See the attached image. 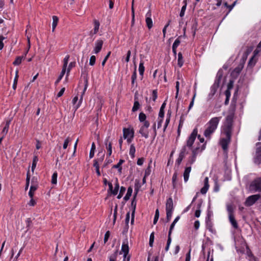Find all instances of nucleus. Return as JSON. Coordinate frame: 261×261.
I'll return each mask as SVG.
<instances>
[{"mask_svg": "<svg viewBox=\"0 0 261 261\" xmlns=\"http://www.w3.org/2000/svg\"><path fill=\"white\" fill-rule=\"evenodd\" d=\"M175 224L176 223L172 222V223L171 224V225L170 227L168 236V240H167V245H166V246L165 249L166 251H167L169 250V246H170V245L171 242V235L172 231V229H173Z\"/></svg>", "mask_w": 261, "mask_h": 261, "instance_id": "9", "label": "nucleus"}, {"mask_svg": "<svg viewBox=\"0 0 261 261\" xmlns=\"http://www.w3.org/2000/svg\"><path fill=\"white\" fill-rule=\"evenodd\" d=\"M208 188L209 187L204 186V187L202 188H201L200 190L201 193L202 194H205L207 192Z\"/></svg>", "mask_w": 261, "mask_h": 261, "instance_id": "60", "label": "nucleus"}, {"mask_svg": "<svg viewBox=\"0 0 261 261\" xmlns=\"http://www.w3.org/2000/svg\"><path fill=\"white\" fill-rule=\"evenodd\" d=\"M140 107L139 102L138 101H135L134 104V106L132 109L133 112H135L137 111Z\"/></svg>", "mask_w": 261, "mask_h": 261, "instance_id": "43", "label": "nucleus"}, {"mask_svg": "<svg viewBox=\"0 0 261 261\" xmlns=\"http://www.w3.org/2000/svg\"><path fill=\"white\" fill-rule=\"evenodd\" d=\"M186 6H183L181 8V11L180 12V14H179V16L182 17V16H184V14H185V12L186 11Z\"/></svg>", "mask_w": 261, "mask_h": 261, "instance_id": "63", "label": "nucleus"}, {"mask_svg": "<svg viewBox=\"0 0 261 261\" xmlns=\"http://www.w3.org/2000/svg\"><path fill=\"white\" fill-rule=\"evenodd\" d=\"M197 135V128H195L191 134L190 135V137H189L187 141V145L186 146L188 147L189 148H191L195 140L196 139V137Z\"/></svg>", "mask_w": 261, "mask_h": 261, "instance_id": "8", "label": "nucleus"}, {"mask_svg": "<svg viewBox=\"0 0 261 261\" xmlns=\"http://www.w3.org/2000/svg\"><path fill=\"white\" fill-rule=\"evenodd\" d=\"M118 253V250L115 251V252L109 257V261H116Z\"/></svg>", "mask_w": 261, "mask_h": 261, "instance_id": "32", "label": "nucleus"}, {"mask_svg": "<svg viewBox=\"0 0 261 261\" xmlns=\"http://www.w3.org/2000/svg\"><path fill=\"white\" fill-rule=\"evenodd\" d=\"M37 189V187L36 186L32 185L30 187V191L29 192V195L31 198H33L34 196V192Z\"/></svg>", "mask_w": 261, "mask_h": 261, "instance_id": "29", "label": "nucleus"}, {"mask_svg": "<svg viewBox=\"0 0 261 261\" xmlns=\"http://www.w3.org/2000/svg\"><path fill=\"white\" fill-rule=\"evenodd\" d=\"M159 211L158 209H156L155 211V216L153 220V224H155L159 219Z\"/></svg>", "mask_w": 261, "mask_h": 261, "instance_id": "46", "label": "nucleus"}, {"mask_svg": "<svg viewBox=\"0 0 261 261\" xmlns=\"http://www.w3.org/2000/svg\"><path fill=\"white\" fill-rule=\"evenodd\" d=\"M191 170V167H187L184 173V178L185 182H187L189 179V174Z\"/></svg>", "mask_w": 261, "mask_h": 261, "instance_id": "18", "label": "nucleus"}, {"mask_svg": "<svg viewBox=\"0 0 261 261\" xmlns=\"http://www.w3.org/2000/svg\"><path fill=\"white\" fill-rule=\"evenodd\" d=\"M139 133L145 138H147L148 137V133L147 131V129L144 127H141L139 130Z\"/></svg>", "mask_w": 261, "mask_h": 261, "instance_id": "25", "label": "nucleus"}, {"mask_svg": "<svg viewBox=\"0 0 261 261\" xmlns=\"http://www.w3.org/2000/svg\"><path fill=\"white\" fill-rule=\"evenodd\" d=\"M132 192H133V189L132 187H129L127 189L126 194L125 195V196L124 197V199L125 201H127L129 199L130 197L132 195Z\"/></svg>", "mask_w": 261, "mask_h": 261, "instance_id": "24", "label": "nucleus"}, {"mask_svg": "<svg viewBox=\"0 0 261 261\" xmlns=\"http://www.w3.org/2000/svg\"><path fill=\"white\" fill-rule=\"evenodd\" d=\"M150 173H151V169H150V164H149L147 168L145 170V175L148 176L150 174Z\"/></svg>", "mask_w": 261, "mask_h": 261, "instance_id": "64", "label": "nucleus"}, {"mask_svg": "<svg viewBox=\"0 0 261 261\" xmlns=\"http://www.w3.org/2000/svg\"><path fill=\"white\" fill-rule=\"evenodd\" d=\"M69 59V55H67L64 59V60H63L64 64L63 65L62 69H64L65 70H66Z\"/></svg>", "mask_w": 261, "mask_h": 261, "instance_id": "33", "label": "nucleus"}, {"mask_svg": "<svg viewBox=\"0 0 261 261\" xmlns=\"http://www.w3.org/2000/svg\"><path fill=\"white\" fill-rule=\"evenodd\" d=\"M224 132L226 135V138L221 139L220 141V144L223 149L224 151H226L228 148V145L230 141L231 132L229 130H224Z\"/></svg>", "mask_w": 261, "mask_h": 261, "instance_id": "4", "label": "nucleus"}, {"mask_svg": "<svg viewBox=\"0 0 261 261\" xmlns=\"http://www.w3.org/2000/svg\"><path fill=\"white\" fill-rule=\"evenodd\" d=\"M104 158L105 154L102 153L100 158L94 160V163L96 162L97 164H99V163H101L103 161Z\"/></svg>", "mask_w": 261, "mask_h": 261, "instance_id": "48", "label": "nucleus"}, {"mask_svg": "<svg viewBox=\"0 0 261 261\" xmlns=\"http://www.w3.org/2000/svg\"><path fill=\"white\" fill-rule=\"evenodd\" d=\"M250 190L254 192H261V178L258 177L254 179L250 185Z\"/></svg>", "mask_w": 261, "mask_h": 261, "instance_id": "5", "label": "nucleus"}, {"mask_svg": "<svg viewBox=\"0 0 261 261\" xmlns=\"http://www.w3.org/2000/svg\"><path fill=\"white\" fill-rule=\"evenodd\" d=\"M103 45V41L101 40H97L95 44L94 52L95 54H98L101 49Z\"/></svg>", "mask_w": 261, "mask_h": 261, "instance_id": "12", "label": "nucleus"}, {"mask_svg": "<svg viewBox=\"0 0 261 261\" xmlns=\"http://www.w3.org/2000/svg\"><path fill=\"white\" fill-rule=\"evenodd\" d=\"M144 65H143V62H141L139 64V73L140 74V75H141L142 76L143 75V73H144Z\"/></svg>", "mask_w": 261, "mask_h": 261, "instance_id": "38", "label": "nucleus"}, {"mask_svg": "<svg viewBox=\"0 0 261 261\" xmlns=\"http://www.w3.org/2000/svg\"><path fill=\"white\" fill-rule=\"evenodd\" d=\"M110 231H107L106 233H105V238H104V243H106L108 239H109V238L110 237Z\"/></svg>", "mask_w": 261, "mask_h": 261, "instance_id": "58", "label": "nucleus"}, {"mask_svg": "<svg viewBox=\"0 0 261 261\" xmlns=\"http://www.w3.org/2000/svg\"><path fill=\"white\" fill-rule=\"evenodd\" d=\"M6 38L4 37L3 35H0V50H2L4 46L3 40L5 39Z\"/></svg>", "mask_w": 261, "mask_h": 261, "instance_id": "51", "label": "nucleus"}, {"mask_svg": "<svg viewBox=\"0 0 261 261\" xmlns=\"http://www.w3.org/2000/svg\"><path fill=\"white\" fill-rule=\"evenodd\" d=\"M110 55H111V51H109L108 54L105 57V59H103V60L102 61V62L101 63V65L102 66H105V63H106V61H107L108 59L109 58V57H110Z\"/></svg>", "mask_w": 261, "mask_h": 261, "instance_id": "57", "label": "nucleus"}, {"mask_svg": "<svg viewBox=\"0 0 261 261\" xmlns=\"http://www.w3.org/2000/svg\"><path fill=\"white\" fill-rule=\"evenodd\" d=\"M139 181H136L135 184V193L133 197V199L132 201V218H131V223L133 224L134 222V218H135V210L136 207V204L137 202L136 201V197L137 196V194L139 191L140 187L139 186Z\"/></svg>", "mask_w": 261, "mask_h": 261, "instance_id": "3", "label": "nucleus"}, {"mask_svg": "<svg viewBox=\"0 0 261 261\" xmlns=\"http://www.w3.org/2000/svg\"><path fill=\"white\" fill-rule=\"evenodd\" d=\"M233 83H234V82L233 80H230L229 81V83H228V85H227V90H231L233 88Z\"/></svg>", "mask_w": 261, "mask_h": 261, "instance_id": "54", "label": "nucleus"}, {"mask_svg": "<svg viewBox=\"0 0 261 261\" xmlns=\"http://www.w3.org/2000/svg\"><path fill=\"white\" fill-rule=\"evenodd\" d=\"M75 65V62H71L69 66H68V67L67 68V76L68 75L69 72H70V70L71 69V68L74 67Z\"/></svg>", "mask_w": 261, "mask_h": 261, "instance_id": "53", "label": "nucleus"}, {"mask_svg": "<svg viewBox=\"0 0 261 261\" xmlns=\"http://www.w3.org/2000/svg\"><path fill=\"white\" fill-rule=\"evenodd\" d=\"M175 224L176 223L172 222V223L171 224V225L170 227L168 236V240H167V245H166V246L165 249L166 251H167L169 250V246H170V245L171 242V235L172 231V229H173Z\"/></svg>", "mask_w": 261, "mask_h": 261, "instance_id": "10", "label": "nucleus"}, {"mask_svg": "<svg viewBox=\"0 0 261 261\" xmlns=\"http://www.w3.org/2000/svg\"><path fill=\"white\" fill-rule=\"evenodd\" d=\"M95 150V145L94 143H93L92 144L91 150L89 154V157L90 159L92 158L94 155V151Z\"/></svg>", "mask_w": 261, "mask_h": 261, "instance_id": "35", "label": "nucleus"}, {"mask_svg": "<svg viewBox=\"0 0 261 261\" xmlns=\"http://www.w3.org/2000/svg\"><path fill=\"white\" fill-rule=\"evenodd\" d=\"M65 72H66V70H65L64 69H62L60 75L59 76L58 79L57 80V81L55 82L56 84H58L60 81V80L62 79Z\"/></svg>", "mask_w": 261, "mask_h": 261, "instance_id": "37", "label": "nucleus"}, {"mask_svg": "<svg viewBox=\"0 0 261 261\" xmlns=\"http://www.w3.org/2000/svg\"><path fill=\"white\" fill-rule=\"evenodd\" d=\"M122 252L123 253V255H128L129 252V247L128 245V242L126 240V242H123L122 247L120 253Z\"/></svg>", "mask_w": 261, "mask_h": 261, "instance_id": "15", "label": "nucleus"}, {"mask_svg": "<svg viewBox=\"0 0 261 261\" xmlns=\"http://www.w3.org/2000/svg\"><path fill=\"white\" fill-rule=\"evenodd\" d=\"M252 50V48H248L246 51L245 53V54L244 55V58H245V59L246 60L247 57V56L251 52Z\"/></svg>", "mask_w": 261, "mask_h": 261, "instance_id": "61", "label": "nucleus"}, {"mask_svg": "<svg viewBox=\"0 0 261 261\" xmlns=\"http://www.w3.org/2000/svg\"><path fill=\"white\" fill-rule=\"evenodd\" d=\"M243 67L244 63L238 65V66L235 68L231 72V75L235 77H237L242 71V69L243 68Z\"/></svg>", "mask_w": 261, "mask_h": 261, "instance_id": "11", "label": "nucleus"}, {"mask_svg": "<svg viewBox=\"0 0 261 261\" xmlns=\"http://www.w3.org/2000/svg\"><path fill=\"white\" fill-rule=\"evenodd\" d=\"M136 149L134 144H132L129 149V154L132 156V158L135 157Z\"/></svg>", "mask_w": 261, "mask_h": 261, "instance_id": "34", "label": "nucleus"}, {"mask_svg": "<svg viewBox=\"0 0 261 261\" xmlns=\"http://www.w3.org/2000/svg\"><path fill=\"white\" fill-rule=\"evenodd\" d=\"M177 179V173L176 172L174 173L172 176V184L173 188H175L176 185V181Z\"/></svg>", "mask_w": 261, "mask_h": 261, "instance_id": "36", "label": "nucleus"}, {"mask_svg": "<svg viewBox=\"0 0 261 261\" xmlns=\"http://www.w3.org/2000/svg\"><path fill=\"white\" fill-rule=\"evenodd\" d=\"M59 21L58 17L56 16H53V23H52V32H54L58 24V22Z\"/></svg>", "mask_w": 261, "mask_h": 261, "instance_id": "21", "label": "nucleus"}, {"mask_svg": "<svg viewBox=\"0 0 261 261\" xmlns=\"http://www.w3.org/2000/svg\"><path fill=\"white\" fill-rule=\"evenodd\" d=\"M119 186L118 181L115 184V187L113 191H112V194L114 195H116L118 193L119 190Z\"/></svg>", "mask_w": 261, "mask_h": 261, "instance_id": "49", "label": "nucleus"}, {"mask_svg": "<svg viewBox=\"0 0 261 261\" xmlns=\"http://www.w3.org/2000/svg\"><path fill=\"white\" fill-rule=\"evenodd\" d=\"M172 211H166V215H167V222L169 221L170 220V219L172 216Z\"/></svg>", "mask_w": 261, "mask_h": 261, "instance_id": "62", "label": "nucleus"}, {"mask_svg": "<svg viewBox=\"0 0 261 261\" xmlns=\"http://www.w3.org/2000/svg\"><path fill=\"white\" fill-rule=\"evenodd\" d=\"M28 52V50L27 51L24 56L17 57L16 58L15 60L13 62V65H19V64H20L22 62V60L25 59L26 54Z\"/></svg>", "mask_w": 261, "mask_h": 261, "instance_id": "17", "label": "nucleus"}, {"mask_svg": "<svg viewBox=\"0 0 261 261\" xmlns=\"http://www.w3.org/2000/svg\"><path fill=\"white\" fill-rule=\"evenodd\" d=\"M110 137H108L105 140V144L106 145V149L108 151V155L110 156L112 152V143L109 142Z\"/></svg>", "mask_w": 261, "mask_h": 261, "instance_id": "14", "label": "nucleus"}, {"mask_svg": "<svg viewBox=\"0 0 261 261\" xmlns=\"http://www.w3.org/2000/svg\"><path fill=\"white\" fill-rule=\"evenodd\" d=\"M173 202L172 198H169L166 201V211H173Z\"/></svg>", "mask_w": 261, "mask_h": 261, "instance_id": "13", "label": "nucleus"}, {"mask_svg": "<svg viewBox=\"0 0 261 261\" xmlns=\"http://www.w3.org/2000/svg\"><path fill=\"white\" fill-rule=\"evenodd\" d=\"M124 161L123 160H120L117 164L113 166V168L118 169L119 172L121 173L122 167L121 166L122 164L124 163Z\"/></svg>", "mask_w": 261, "mask_h": 261, "instance_id": "22", "label": "nucleus"}, {"mask_svg": "<svg viewBox=\"0 0 261 261\" xmlns=\"http://www.w3.org/2000/svg\"><path fill=\"white\" fill-rule=\"evenodd\" d=\"M227 210L229 213V216H230L231 215H233V206L232 205L228 204L227 205Z\"/></svg>", "mask_w": 261, "mask_h": 261, "instance_id": "47", "label": "nucleus"}, {"mask_svg": "<svg viewBox=\"0 0 261 261\" xmlns=\"http://www.w3.org/2000/svg\"><path fill=\"white\" fill-rule=\"evenodd\" d=\"M166 106L165 102H164L160 110L159 114V117L161 118H163L164 115V109Z\"/></svg>", "mask_w": 261, "mask_h": 261, "instance_id": "28", "label": "nucleus"}, {"mask_svg": "<svg viewBox=\"0 0 261 261\" xmlns=\"http://www.w3.org/2000/svg\"><path fill=\"white\" fill-rule=\"evenodd\" d=\"M260 197L259 194H255L249 196L246 200L245 204L247 206H250L254 204Z\"/></svg>", "mask_w": 261, "mask_h": 261, "instance_id": "7", "label": "nucleus"}, {"mask_svg": "<svg viewBox=\"0 0 261 261\" xmlns=\"http://www.w3.org/2000/svg\"><path fill=\"white\" fill-rule=\"evenodd\" d=\"M57 173L55 172L53 173L51 177V183L53 184H56L57 182Z\"/></svg>", "mask_w": 261, "mask_h": 261, "instance_id": "40", "label": "nucleus"}, {"mask_svg": "<svg viewBox=\"0 0 261 261\" xmlns=\"http://www.w3.org/2000/svg\"><path fill=\"white\" fill-rule=\"evenodd\" d=\"M154 233L152 232L150 236V238H149V245L150 246H152L153 245V243L154 241Z\"/></svg>", "mask_w": 261, "mask_h": 261, "instance_id": "55", "label": "nucleus"}, {"mask_svg": "<svg viewBox=\"0 0 261 261\" xmlns=\"http://www.w3.org/2000/svg\"><path fill=\"white\" fill-rule=\"evenodd\" d=\"M125 191V188H124L123 187H121L120 188L119 194H118V195L117 196V198L120 199L122 197Z\"/></svg>", "mask_w": 261, "mask_h": 261, "instance_id": "44", "label": "nucleus"}, {"mask_svg": "<svg viewBox=\"0 0 261 261\" xmlns=\"http://www.w3.org/2000/svg\"><path fill=\"white\" fill-rule=\"evenodd\" d=\"M255 162L258 164H260L261 163V147H258L257 149Z\"/></svg>", "mask_w": 261, "mask_h": 261, "instance_id": "16", "label": "nucleus"}, {"mask_svg": "<svg viewBox=\"0 0 261 261\" xmlns=\"http://www.w3.org/2000/svg\"><path fill=\"white\" fill-rule=\"evenodd\" d=\"M184 64V60L182 54L180 52L178 54V65L181 67Z\"/></svg>", "mask_w": 261, "mask_h": 261, "instance_id": "26", "label": "nucleus"}, {"mask_svg": "<svg viewBox=\"0 0 261 261\" xmlns=\"http://www.w3.org/2000/svg\"><path fill=\"white\" fill-rule=\"evenodd\" d=\"M229 221H230L231 225L233 226V227L234 228H236V229L238 228V225L237 221L235 220L233 215H231L230 216H229Z\"/></svg>", "mask_w": 261, "mask_h": 261, "instance_id": "19", "label": "nucleus"}, {"mask_svg": "<svg viewBox=\"0 0 261 261\" xmlns=\"http://www.w3.org/2000/svg\"><path fill=\"white\" fill-rule=\"evenodd\" d=\"M123 137L126 139L128 143H130L134 137V131L132 129L124 128L123 129Z\"/></svg>", "mask_w": 261, "mask_h": 261, "instance_id": "6", "label": "nucleus"}, {"mask_svg": "<svg viewBox=\"0 0 261 261\" xmlns=\"http://www.w3.org/2000/svg\"><path fill=\"white\" fill-rule=\"evenodd\" d=\"M180 40H179L178 38L176 39L174 42L173 43V45H172V48H177V47L179 45V44H180Z\"/></svg>", "mask_w": 261, "mask_h": 261, "instance_id": "59", "label": "nucleus"}, {"mask_svg": "<svg viewBox=\"0 0 261 261\" xmlns=\"http://www.w3.org/2000/svg\"><path fill=\"white\" fill-rule=\"evenodd\" d=\"M93 166L95 168L96 172L98 176H100V172L99 171V164L96 162L94 163Z\"/></svg>", "mask_w": 261, "mask_h": 261, "instance_id": "41", "label": "nucleus"}, {"mask_svg": "<svg viewBox=\"0 0 261 261\" xmlns=\"http://www.w3.org/2000/svg\"><path fill=\"white\" fill-rule=\"evenodd\" d=\"M200 206H201V204H199L198 205V208L199 209L197 210L195 213V217H196L197 218L199 217L200 215V213H201V211L200 210Z\"/></svg>", "mask_w": 261, "mask_h": 261, "instance_id": "56", "label": "nucleus"}, {"mask_svg": "<svg viewBox=\"0 0 261 261\" xmlns=\"http://www.w3.org/2000/svg\"><path fill=\"white\" fill-rule=\"evenodd\" d=\"M71 139L70 137H67L65 140L64 141V144H63V149H65L67 148V146H68V145L69 144V143L71 141Z\"/></svg>", "mask_w": 261, "mask_h": 261, "instance_id": "39", "label": "nucleus"}, {"mask_svg": "<svg viewBox=\"0 0 261 261\" xmlns=\"http://www.w3.org/2000/svg\"><path fill=\"white\" fill-rule=\"evenodd\" d=\"M10 122L11 120H8L6 121V125L2 132V134L3 135V136H5L7 134Z\"/></svg>", "mask_w": 261, "mask_h": 261, "instance_id": "20", "label": "nucleus"}, {"mask_svg": "<svg viewBox=\"0 0 261 261\" xmlns=\"http://www.w3.org/2000/svg\"><path fill=\"white\" fill-rule=\"evenodd\" d=\"M219 87V82H215L211 87V93L213 96L216 92L217 89Z\"/></svg>", "mask_w": 261, "mask_h": 261, "instance_id": "23", "label": "nucleus"}, {"mask_svg": "<svg viewBox=\"0 0 261 261\" xmlns=\"http://www.w3.org/2000/svg\"><path fill=\"white\" fill-rule=\"evenodd\" d=\"M199 149V148H196L195 149H194L193 151H192V154H193V155H192V163L194 162L195 160V158H196V154L197 153V151Z\"/></svg>", "mask_w": 261, "mask_h": 261, "instance_id": "42", "label": "nucleus"}, {"mask_svg": "<svg viewBox=\"0 0 261 261\" xmlns=\"http://www.w3.org/2000/svg\"><path fill=\"white\" fill-rule=\"evenodd\" d=\"M146 118V116L145 114H144L143 113H140L139 116V119L141 122H143V121H145Z\"/></svg>", "mask_w": 261, "mask_h": 261, "instance_id": "50", "label": "nucleus"}, {"mask_svg": "<svg viewBox=\"0 0 261 261\" xmlns=\"http://www.w3.org/2000/svg\"><path fill=\"white\" fill-rule=\"evenodd\" d=\"M221 117H214L212 118L208 122V127L204 132V136L208 139H210L211 135L216 129L217 126L219 124Z\"/></svg>", "mask_w": 261, "mask_h": 261, "instance_id": "1", "label": "nucleus"}, {"mask_svg": "<svg viewBox=\"0 0 261 261\" xmlns=\"http://www.w3.org/2000/svg\"><path fill=\"white\" fill-rule=\"evenodd\" d=\"M147 26L149 29H151L152 27V21L150 17H147L145 20Z\"/></svg>", "mask_w": 261, "mask_h": 261, "instance_id": "30", "label": "nucleus"}, {"mask_svg": "<svg viewBox=\"0 0 261 261\" xmlns=\"http://www.w3.org/2000/svg\"><path fill=\"white\" fill-rule=\"evenodd\" d=\"M18 71H16L15 77V79L14 80V83H13V88L14 90H15V89L16 88V86H17V80H18Z\"/></svg>", "mask_w": 261, "mask_h": 261, "instance_id": "45", "label": "nucleus"}, {"mask_svg": "<svg viewBox=\"0 0 261 261\" xmlns=\"http://www.w3.org/2000/svg\"><path fill=\"white\" fill-rule=\"evenodd\" d=\"M88 80L87 79H86L85 81V86H84V90H83V93L81 95V98H80V101H79V103H80L83 99V95H84L85 94V91H86L87 89V87H88Z\"/></svg>", "mask_w": 261, "mask_h": 261, "instance_id": "31", "label": "nucleus"}, {"mask_svg": "<svg viewBox=\"0 0 261 261\" xmlns=\"http://www.w3.org/2000/svg\"><path fill=\"white\" fill-rule=\"evenodd\" d=\"M96 57L95 56H92L90 58L89 64L91 66H93L95 63Z\"/></svg>", "mask_w": 261, "mask_h": 261, "instance_id": "52", "label": "nucleus"}, {"mask_svg": "<svg viewBox=\"0 0 261 261\" xmlns=\"http://www.w3.org/2000/svg\"><path fill=\"white\" fill-rule=\"evenodd\" d=\"M94 29L93 34H96L98 31L99 28L100 23L97 20H94Z\"/></svg>", "mask_w": 261, "mask_h": 261, "instance_id": "27", "label": "nucleus"}, {"mask_svg": "<svg viewBox=\"0 0 261 261\" xmlns=\"http://www.w3.org/2000/svg\"><path fill=\"white\" fill-rule=\"evenodd\" d=\"M235 112V106L231 105L230 109V112L229 115L226 117L225 125L226 128H225V130H229L231 132V128L232 126V122L234 117Z\"/></svg>", "mask_w": 261, "mask_h": 261, "instance_id": "2", "label": "nucleus"}]
</instances>
